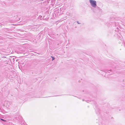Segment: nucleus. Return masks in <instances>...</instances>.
<instances>
[{"mask_svg":"<svg viewBox=\"0 0 125 125\" xmlns=\"http://www.w3.org/2000/svg\"><path fill=\"white\" fill-rule=\"evenodd\" d=\"M89 1L92 6L94 7H96V2L95 1L90 0Z\"/></svg>","mask_w":125,"mask_h":125,"instance_id":"nucleus-1","label":"nucleus"},{"mask_svg":"<svg viewBox=\"0 0 125 125\" xmlns=\"http://www.w3.org/2000/svg\"><path fill=\"white\" fill-rule=\"evenodd\" d=\"M51 57L52 58V60H54V57H53V56H51Z\"/></svg>","mask_w":125,"mask_h":125,"instance_id":"nucleus-2","label":"nucleus"},{"mask_svg":"<svg viewBox=\"0 0 125 125\" xmlns=\"http://www.w3.org/2000/svg\"><path fill=\"white\" fill-rule=\"evenodd\" d=\"M1 120H3V121H5L3 119H1Z\"/></svg>","mask_w":125,"mask_h":125,"instance_id":"nucleus-3","label":"nucleus"}]
</instances>
